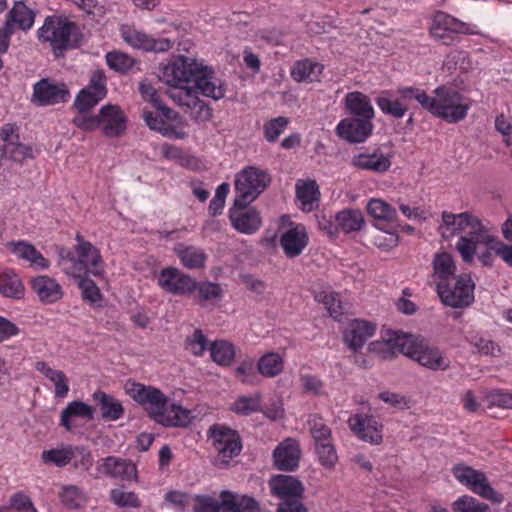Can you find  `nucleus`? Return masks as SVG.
<instances>
[{"label":"nucleus","mask_w":512,"mask_h":512,"mask_svg":"<svg viewBox=\"0 0 512 512\" xmlns=\"http://www.w3.org/2000/svg\"><path fill=\"white\" fill-rule=\"evenodd\" d=\"M486 230L488 235L494 239H499L492 226L485 224L478 216L470 212L454 214L444 211L442 213V222L439 226V233L444 239L461 234L456 249L466 263H472L475 256L484 266H492L495 250L480 239L478 230Z\"/></svg>","instance_id":"1"},{"label":"nucleus","mask_w":512,"mask_h":512,"mask_svg":"<svg viewBox=\"0 0 512 512\" xmlns=\"http://www.w3.org/2000/svg\"><path fill=\"white\" fill-rule=\"evenodd\" d=\"M371 349L382 353L383 358L401 353L435 371L446 370L450 365L449 360L442 355L438 348L430 347L423 338L401 331L385 332L381 341L371 343Z\"/></svg>","instance_id":"2"},{"label":"nucleus","mask_w":512,"mask_h":512,"mask_svg":"<svg viewBox=\"0 0 512 512\" xmlns=\"http://www.w3.org/2000/svg\"><path fill=\"white\" fill-rule=\"evenodd\" d=\"M125 391L151 419L163 426L184 427L190 423V410L170 402L156 387L129 381L125 385Z\"/></svg>","instance_id":"3"},{"label":"nucleus","mask_w":512,"mask_h":512,"mask_svg":"<svg viewBox=\"0 0 512 512\" xmlns=\"http://www.w3.org/2000/svg\"><path fill=\"white\" fill-rule=\"evenodd\" d=\"M420 106L432 115L448 123H458L465 119L471 107L470 100L455 89L439 86L429 96L424 90H408Z\"/></svg>","instance_id":"4"},{"label":"nucleus","mask_w":512,"mask_h":512,"mask_svg":"<svg viewBox=\"0 0 512 512\" xmlns=\"http://www.w3.org/2000/svg\"><path fill=\"white\" fill-rule=\"evenodd\" d=\"M75 257L73 253L60 248L58 252V266L68 276L80 278L87 273L94 276L102 275L104 263L99 250L91 243H82L75 246Z\"/></svg>","instance_id":"5"},{"label":"nucleus","mask_w":512,"mask_h":512,"mask_svg":"<svg viewBox=\"0 0 512 512\" xmlns=\"http://www.w3.org/2000/svg\"><path fill=\"white\" fill-rule=\"evenodd\" d=\"M193 502L194 512H269L261 508L254 498L226 490L218 498L196 495Z\"/></svg>","instance_id":"6"},{"label":"nucleus","mask_w":512,"mask_h":512,"mask_svg":"<svg viewBox=\"0 0 512 512\" xmlns=\"http://www.w3.org/2000/svg\"><path fill=\"white\" fill-rule=\"evenodd\" d=\"M201 65L202 62L194 58L179 55L162 67L159 73V79L169 86L167 95L170 99L174 89H194L189 86V84L194 82L196 75L201 72Z\"/></svg>","instance_id":"7"},{"label":"nucleus","mask_w":512,"mask_h":512,"mask_svg":"<svg viewBox=\"0 0 512 512\" xmlns=\"http://www.w3.org/2000/svg\"><path fill=\"white\" fill-rule=\"evenodd\" d=\"M38 35L40 40L51 45L55 54L58 51L74 48L79 42L77 25L58 16L46 18L43 26L38 30Z\"/></svg>","instance_id":"8"},{"label":"nucleus","mask_w":512,"mask_h":512,"mask_svg":"<svg viewBox=\"0 0 512 512\" xmlns=\"http://www.w3.org/2000/svg\"><path fill=\"white\" fill-rule=\"evenodd\" d=\"M452 473L458 482L481 498L494 504L503 503L504 495L491 486L484 472L464 464H457L453 467Z\"/></svg>","instance_id":"9"},{"label":"nucleus","mask_w":512,"mask_h":512,"mask_svg":"<svg viewBox=\"0 0 512 512\" xmlns=\"http://www.w3.org/2000/svg\"><path fill=\"white\" fill-rule=\"evenodd\" d=\"M209 440L216 452L214 463L225 466L230 460L238 456L242 450L239 434L226 426L214 425L208 432Z\"/></svg>","instance_id":"10"},{"label":"nucleus","mask_w":512,"mask_h":512,"mask_svg":"<svg viewBox=\"0 0 512 512\" xmlns=\"http://www.w3.org/2000/svg\"><path fill=\"white\" fill-rule=\"evenodd\" d=\"M432 37L444 45H453L458 35H477L479 29L476 25L462 22L444 12H437L430 27Z\"/></svg>","instance_id":"11"},{"label":"nucleus","mask_w":512,"mask_h":512,"mask_svg":"<svg viewBox=\"0 0 512 512\" xmlns=\"http://www.w3.org/2000/svg\"><path fill=\"white\" fill-rule=\"evenodd\" d=\"M270 183L269 175L262 169L248 166L236 175V204L254 201Z\"/></svg>","instance_id":"12"},{"label":"nucleus","mask_w":512,"mask_h":512,"mask_svg":"<svg viewBox=\"0 0 512 512\" xmlns=\"http://www.w3.org/2000/svg\"><path fill=\"white\" fill-rule=\"evenodd\" d=\"M437 292L441 301L450 307L468 306L474 299V283L469 275H460L448 282H438Z\"/></svg>","instance_id":"13"},{"label":"nucleus","mask_w":512,"mask_h":512,"mask_svg":"<svg viewBox=\"0 0 512 512\" xmlns=\"http://www.w3.org/2000/svg\"><path fill=\"white\" fill-rule=\"evenodd\" d=\"M71 95L64 82L42 78L33 84L30 101L35 106H52L69 101Z\"/></svg>","instance_id":"14"},{"label":"nucleus","mask_w":512,"mask_h":512,"mask_svg":"<svg viewBox=\"0 0 512 512\" xmlns=\"http://www.w3.org/2000/svg\"><path fill=\"white\" fill-rule=\"evenodd\" d=\"M408 90H421L413 86L399 87L395 92L392 90H384L376 98V104L385 115H389L396 119H401L408 111V104L411 100H415L414 96L408 93Z\"/></svg>","instance_id":"15"},{"label":"nucleus","mask_w":512,"mask_h":512,"mask_svg":"<svg viewBox=\"0 0 512 512\" xmlns=\"http://www.w3.org/2000/svg\"><path fill=\"white\" fill-rule=\"evenodd\" d=\"M107 95V78L102 70L91 73L88 85L76 96L74 105L80 113H85L96 106Z\"/></svg>","instance_id":"16"},{"label":"nucleus","mask_w":512,"mask_h":512,"mask_svg":"<svg viewBox=\"0 0 512 512\" xmlns=\"http://www.w3.org/2000/svg\"><path fill=\"white\" fill-rule=\"evenodd\" d=\"M250 202H240L236 204L234 200L233 207L229 209V220L232 227L242 234H254L261 225L260 213L253 207H248Z\"/></svg>","instance_id":"17"},{"label":"nucleus","mask_w":512,"mask_h":512,"mask_svg":"<svg viewBox=\"0 0 512 512\" xmlns=\"http://www.w3.org/2000/svg\"><path fill=\"white\" fill-rule=\"evenodd\" d=\"M120 31L123 40L134 48L163 53L169 51L174 46V41L170 39H155L129 25H123Z\"/></svg>","instance_id":"18"},{"label":"nucleus","mask_w":512,"mask_h":512,"mask_svg":"<svg viewBox=\"0 0 512 512\" xmlns=\"http://www.w3.org/2000/svg\"><path fill=\"white\" fill-rule=\"evenodd\" d=\"M157 284L173 295H187L196 288V281L191 276L174 267L162 269L157 276Z\"/></svg>","instance_id":"19"},{"label":"nucleus","mask_w":512,"mask_h":512,"mask_svg":"<svg viewBox=\"0 0 512 512\" xmlns=\"http://www.w3.org/2000/svg\"><path fill=\"white\" fill-rule=\"evenodd\" d=\"M348 426L360 440L379 445L383 440V425L373 416L355 414L349 417Z\"/></svg>","instance_id":"20"},{"label":"nucleus","mask_w":512,"mask_h":512,"mask_svg":"<svg viewBox=\"0 0 512 512\" xmlns=\"http://www.w3.org/2000/svg\"><path fill=\"white\" fill-rule=\"evenodd\" d=\"M171 100L187 109L191 118L197 122H207L212 118V109L197 95V91L174 89Z\"/></svg>","instance_id":"21"},{"label":"nucleus","mask_w":512,"mask_h":512,"mask_svg":"<svg viewBox=\"0 0 512 512\" xmlns=\"http://www.w3.org/2000/svg\"><path fill=\"white\" fill-rule=\"evenodd\" d=\"M373 128L371 120L353 116L342 119L336 126V133L350 143H361L371 135Z\"/></svg>","instance_id":"22"},{"label":"nucleus","mask_w":512,"mask_h":512,"mask_svg":"<svg viewBox=\"0 0 512 512\" xmlns=\"http://www.w3.org/2000/svg\"><path fill=\"white\" fill-rule=\"evenodd\" d=\"M268 486L271 494L280 501L303 498L305 492L303 483L291 475H275L269 480Z\"/></svg>","instance_id":"23"},{"label":"nucleus","mask_w":512,"mask_h":512,"mask_svg":"<svg viewBox=\"0 0 512 512\" xmlns=\"http://www.w3.org/2000/svg\"><path fill=\"white\" fill-rule=\"evenodd\" d=\"M201 72L196 75L194 80V90L197 93H201L205 97L212 98L214 100H220L225 96L226 87L224 82L215 76L214 71L204 65H201Z\"/></svg>","instance_id":"24"},{"label":"nucleus","mask_w":512,"mask_h":512,"mask_svg":"<svg viewBox=\"0 0 512 512\" xmlns=\"http://www.w3.org/2000/svg\"><path fill=\"white\" fill-rule=\"evenodd\" d=\"M301 449L292 438L282 441L273 452L274 465L282 471H294L300 461Z\"/></svg>","instance_id":"25"},{"label":"nucleus","mask_w":512,"mask_h":512,"mask_svg":"<svg viewBox=\"0 0 512 512\" xmlns=\"http://www.w3.org/2000/svg\"><path fill=\"white\" fill-rule=\"evenodd\" d=\"M99 127L107 137H117L126 129V118L115 105H105L99 112Z\"/></svg>","instance_id":"26"},{"label":"nucleus","mask_w":512,"mask_h":512,"mask_svg":"<svg viewBox=\"0 0 512 512\" xmlns=\"http://www.w3.org/2000/svg\"><path fill=\"white\" fill-rule=\"evenodd\" d=\"M309 242L308 233L303 225H296L285 231L280 238V245L288 258L299 256Z\"/></svg>","instance_id":"27"},{"label":"nucleus","mask_w":512,"mask_h":512,"mask_svg":"<svg viewBox=\"0 0 512 512\" xmlns=\"http://www.w3.org/2000/svg\"><path fill=\"white\" fill-rule=\"evenodd\" d=\"M7 247L16 257L27 261L36 270H46L50 267L49 260L34 245L26 241L9 242Z\"/></svg>","instance_id":"28"},{"label":"nucleus","mask_w":512,"mask_h":512,"mask_svg":"<svg viewBox=\"0 0 512 512\" xmlns=\"http://www.w3.org/2000/svg\"><path fill=\"white\" fill-rule=\"evenodd\" d=\"M100 471L108 477L130 481L136 477V466L129 460L108 456L102 460Z\"/></svg>","instance_id":"29"},{"label":"nucleus","mask_w":512,"mask_h":512,"mask_svg":"<svg viewBox=\"0 0 512 512\" xmlns=\"http://www.w3.org/2000/svg\"><path fill=\"white\" fill-rule=\"evenodd\" d=\"M346 112L354 117H360L371 120L375 116V110L371 104L370 98L359 91L349 92L343 99Z\"/></svg>","instance_id":"30"},{"label":"nucleus","mask_w":512,"mask_h":512,"mask_svg":"<svg viewBox=\"0 0 512 512\" xmlns=\"http://www.w3.org/2000/svg\"><path fill=\"white\" fill-rule=\"evenodd\" d=\"M375 326L366 321H353L344 332V341L349 348L357 351L374 335Z\"/></svg>","instance_id":"31"},{"label":"nucleus","mask_w":512,"mask_h":512,"mask_svg":"<svg viewBox=\"0 0 512 512\" xmlns=\"http://www.w3.org/2000/svg\"><path fill=\"white\" fill-rule=\"evenodd\" d=\"M32 289L41 302L50 304L59 301L63 297L60 284L49 276H38L32 280Z\"/></svg>","instance_id":"32"},{"label":"nucleus","mask_w":512,"mask_h":512,"mask_svg":"<svg viewBox=\"0 0 512 512\" xmlns=\"http://www.w3.org/2000/svg\"><path fill=\"white\" fill-rule=\"evenodd\" d=\"M351 164L361 170L384 173L390 168L391 161L382 152L374 151L354 155Z\"/></svg>","instance_id":"33"},{"label":"nucleus","mask_w":512,"mask_h":512,"mask_svg":"<svg viewBox=\"0 0 512 512\" xmlns=\"http://www.w3.org/2000/svg\"><path fill=\"white\" fill-rule=\"evenodd\" d=\"M335 221H337V227L339 233L344 234L357 233L361 231L366 222L363 212L355 208H345L335 214Z\"/></svg>","instance_id":"34"},{"label":"nucleus","mask_w":512,"mask_h":512,"mask_svg":"<svg viewBox=\"0 0 512 512\" xmlns=\"http://www.w3.org/2000/svg\"><path fill=\"white\" fill-rule=\"evenodd\" d=\"M296 197L300 208L304 212L312 211L319 202V187L314 180H298L296 183Z\"/></svg>","instance_id":"35"},{"label":"nucleus","mask_w":512,"mask_h":512,"mask_svg":"<svg viewBox=\"0 0 512 512\" xmlns=\"http://www.w3.org/2000/svg\"><path fill=\"white\" fill-rule=\"evenodd\" d=\"M35 369L54 385V394L56 398H65L69 393V381L65 373L50 367L44 361L35 363Z\"/></svg>","instance_id":"36"},{"label":"nucleus","mask_w":512,"mask_h":512,"mask_svg":"<svg viewBox=\"0 0 512 512\" xmlns=\"http://www.w3.org/2000/svg\"><path fill=\"white\" fill-rule=\"evenodd\" d=\"M324 66L310 59H303L294 63L291 68V77L297 82H316L320 80Z\"/></svg>","instance_id":"37"},{"label":"nucleus","mask_w":512,"mask_h":512,"mask_svg":"<svg viewBox=\"0 0 512 512\" xmlns=\"http://www.w3.org/2000/svg\"><path fill=\"white\" fill-rule=\"evenodd\" d=\"M75 417L92 420L94 408L82 401H72L61 412L60 423L66 430L71 431L75 427L73 423Z\"/></svg>","instance_id":"38"},{"label":"nucleus","mask_w":512,"mask_h":512,"mask_svg":"<svg viewBox=\"0 0 512 512\" xmlns=\"http://www.w3.org/2000/svg\"><path fill=\"white\" fill-rule=\"evenodd\" d=\"M143 118L151 130L157 131L164 137L173 139H185L187 137L186 131L172 126L163 117L154 115L152 112L144 111Z\"/></svg>","instance_id":"39"},{"label":"nucleus","mask_w":512,"mask_h":512,"mask_svg":"<svg viewBox=\"0 0 512 512\" xmlns=\"http://www.w3.org/2000/svg\"><path fill=\"white\" fill-rule=\"evenodd\" d=\"M93 399L100 405L103 419L116 421L123 416L124 408L114 396L103 391H96L93 394Z\"/></svg>","instance_id":"40"},{"label":"nucleus","mask_w":512,"mask_h":512,"mask_svg":"<svg viewBox=\"0 0 512 512\" xmlns=\"http://www.w3.org/2000/svg\"><path fill=\"white\" fill-rule=\"evenodd\" d=\"M175 253L187 269H201L205 266L207 260L205 252L194 246L178 244L175 247Z\"/></svg>","instance_id":"41"},{"label":"nucleus","mask_w":512,"mask_h":512,"mask_svg":"<svg viewBox=\"0 0 512 512\" xmlns=\"http://www.w3.org/2000/svg\"><path fill=\"white\" fill-rule=\"evenodd\" d=\"M24 287L19 276L11 269H0V293L5 297L20 298Z\"/></svg>","instance_id":"42"},{"label":"nucleus","mask_w":512,"mask_h":512,"mask_svg":"<svg viewBox=\"0 0 512 512\" xmlns=\"http://www.w3.org/2000/svg\"><path fill=\"white\" fill-rule=\"evenodd\" d=\"M109 498L113 505L121 509H140L142 501L134 491L126 490L123 486L110 490Z\"/></svg>","instance_id":"43"},{"label":"nucleus","mask_w":512,"mask_h":512,"mask_svg":"<svg viewBox=\"0 0 512 512\" xmlns=\"http://www.w3.org/2000/svg\"><path fill=\"white\" fill-rule=\"evenodd\" d=\"M258 372L267 378H274L284 370V359L276 352L263 355L257 363Z\"/></svg>","instance_id":"44"},{"label":"nucleus","mask_w":512,"mask_h":512,"mask_svg":"<svg viewBox=\"0 0 512 512\" xmlns=\"http://www.w3.org/2000/svg\"><path fill=\"white\" fill-rule=\"evenodd\" d=\"M434 275L439 279L438 282H448L454 280L455 264L450 254L443 252L436 254L433 259Z\"/></svg>","instance_id":"45"},{"label":"nucleus","mask_w":512,"mask_h":512,"mask_svg":"<svg viewBox=\"0 0 512 512\" xmlns=\"http://www.w3.org/2000/svg\"><path fill=\"white\" fill-rule=\"evenodd\" d=\"M367 213L375 220L385 222H395L397 219V211L390 204L379 198H372L368 201Z\"/></svg>","instance_id":"46"},{"label":"nucleus","mask_w":512,"mask_h":512,"mask_svg":"<svg viewBox=\"0 0 512 512\" xmlns=\"http://www.w3.org/2000/svg\"><path fill=\"white\" fill-rule=\"evenodd\" d=\"M212 360L221 366H229L235 357V347L226 340H216L209 346Z\"/></svg>","instance_id":"47"},{"label":"nucleus","mask_w":512,"mask_h":512,"mask_svg":"<svg viewBox=\"0 0 512 512\" xmlns=\"http://www.w3.org/2000/svg\"><path fill=\"white\" fill-rule=\"evenodd\" d=\"M72 456V445H60L49 450H44L41 459L45 464L64 467L72 462Z\"/></svg>","instance_id":"48"},{"label":"nucleus","mask_w":512,"mask_h":512,"mask_svg":"<svg viewBox=\"0 0 512 512\" xmlns=\"http://www.w3.org/2000/svg\"><path fill=\"white\" fill-rule=\"evenodd\" d=\"M58 496L62 504L69 509L80 508L87 500L85 492L77 485H63Z\"/></svg>","instance_id":"49"},{"label":"nucleus","mask_w":512,"mask_h":512,"mask_svg":"<svg viewBox=\"0 0 512 512\" xmlns=\"http://www.w3.org/2000/svg\"><path fill=\"white\" fill-rule=\"evenodd\" d=\"M316 301L322 303L329 315L339 321L343 315V306L340 295L332 290H322L315 295Z\"/></svg>","instance_id":"50"},{"label":"nucleus","mask_w":512,"mask_h":512,"mask_svg":"<svg viewBox=\"0 0 512 512\" xmlns=\"http://www.w3.org/2000/svg\"><path fill=\"white\" fill-rule=\"evenodd\" d=\"M10 20L6 23H10L14 29V25H17L20 29H30L34 23V14L24 3L18 2L14 5L9 13Z\"/></svg>","instance_id":"51"},{"label":"nucleus","mask_w":512,"mask_h":512,"mask_svg":"<svg viewBox=\"0 0 512 512\" xmlns=\"http://www.w3.org/2000/svg\"><path fill=\"white\" fill-rule=\"evenodd\" d=\"M139 90L143 99L149 101L157 110L161 111L165 119L176 117V113L162 103L157 90L151 84L143 81L140 83Z\"/></svg>","instance_id":"52"},{"label":"nucleus","mask_w":512,"mask_h":512,"mask_svg":"<svg viewBox=\"0 0 512 512\" xmlns=\"http://www.w3.org/2000/svg\"><path fill=\"white\" fill-rule=\"evenodd\" d=\"M309 430L315 444L326 443L332 439V431L324 419L317 415H311L308 420Z\"/></svg>","instance_id":"53"},{"label":"nucleus","mask_w":512,"mask_h":512,"mask_svg":"<svg viewBox=\"0 0 512 512\" xmlns=\"http://www.w3.org/2000/svg\"><path fill=\"white\" fill-rule=\"evenodd\" d=\"M261 395L255 393L250 396H240L231 405V410L238 414L247 416L260 410Z\"/></svg>","instance_id":"54"},{"label":"nucleus","mask_w":512,"mask_h":512,"mask_svg":"<svg viewBox=\"0 0 512 512\" xmlns=\"http://www.w3.org/2000/svg\"><path fill=\"white\" fill-rule=\"evenodd\" d=\"M315 452L318 458L319 463L326 469L332 470L334 469L337 461L338 455L336 452V448L333 444V440L315 444Z\"/></svg>","instance_id":"55"},{"label":"nucleus","mask_w":512,"mask_h":512,"mask_svg":"<svg viewBox=\"0 0 512 512\" xmlns=\"http://www.w3.org/2000/svg\"><path fill=\"white\" fill-rule=\"evenodd\" d=\"M478 231L482 232L478 233L480 239L495 250V255L499 256L509 266H512V245H506L499 239H494L488 235L486 230L479 229Z\"/></svg>","instance_id":"56"},{"label":"nucleus","mask_w":512,"mask_h":512,"mask_svg":"<svg viewBox=\"0 0 512 512\" xmlns=\"http://www.w3.org/2000/svg\"><path fill=\"white\" fill-rule=\"evenodd\" d=\"M455 512H491L490 507L476 498L468 495L459 497L453 502Z\"/></svg>","instance_id":"57"},{"label":"nucleus","mask_w":512,"mask_h":512,"mask_svg":"<svg viewBox=\"0 0 512 512\" xmlns=\"http://www.w3.org/2000/svg\"><path fill=\"white\" fill-rule=\"evenodd\" d=\"M105 58L109 68L119 73H126L134 64L129 55L119 51L108 52Z\"/></svg>","instance_id":"58"},{"label":"nucleus","mask_w":512,"mask_h":512,"mask_svg":"<svg viewBox=\"0 0 512 512\" xmlns=\"http://www.w3.org/2000/svg\"><path fill=\"white\" fill-rule=\"evenodd\" d=\"M198 296L201 301H219L223 296V290L219 284L212 283L209 281L196 282V288Z\"/></svg>","instance_id":"59"},{"label":"nucleus","mask_w":512,"mask_h":512,"mask_svg":"<svg viewBox=\"0 0 512 512\" xmlns=\"http://www.w3.org/2000/svg\"><path fill=\"white\" fill-rule=\"evenodd\" d=\"M72 462L74 468L81 471H88L93 465V457L91 451L84 446L72 445Z\"/></svg>","instance_id":"60"},{"label":"nucleus","mask_w":512,"mask_h":512,"mask_svg":"<svg viewBox=\"0 0 512 512\" xmlns=\"http://www.w3.org/2000/svg\"><path fill=\"white\" fill-rule=\"evenodd\" d=\"M4 149L6 156L17 162L33 157L32 148L20 143L19 140L4 144Z\"/></svg>","instance_id":"61"},{"label":"nucleus","mask_w":512,"mask_h":512,"mask_svg":"<svg viewBox=\"0 0 512 512\" xmlns=\"http://www.w3.org/2000/svg\"><path fill=\"white\" fill-rule=\"evenodd\" d=\"M288 125V119L277 117L271 119L264 125V135L268 142H274L285 130Z\"/></svg>","instance_id":"62"},{"label":"nucleus","mask_w":512,"mask_h":512,"mask_svg":"<svg viewBox=\"0 0 512 512\" xmlns=\"http://www.w3.org/2000/svg\"><path fill=\"white\" fill-rule=\"evenodd\" d=\"M208 348V340L200 329L194 330L187 339V349L195 356H202Z\"/></svg>","instance_id":"63"},{"label":"nucleus","mask_w":512,"mask_h":512,"mask_svg":"<svg viewBox=\"0 0 512 512\" xmlns=\"http://www.w3.org/2000/svg\"><path fill=\"white\" fill-rule=\"evenodd\" d=\"M486 401L489 406L512 409V394L505 391L495 390L490 392Z\"/></svg>","instance_id":"64"}]
</instances>
